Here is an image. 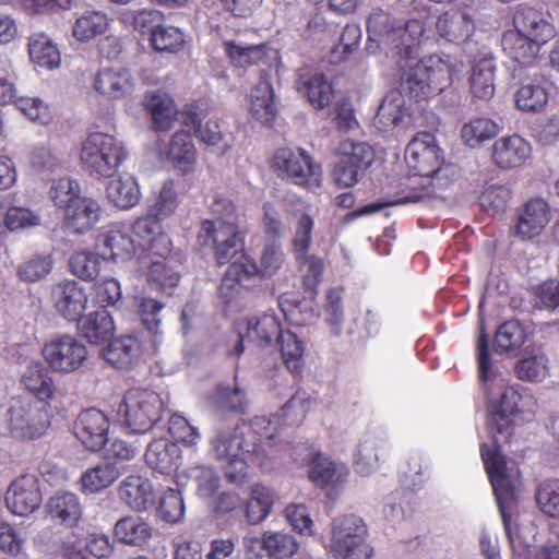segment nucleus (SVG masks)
Listing matches in <instances>:
<instances>
[{"instance_id":"16","label":"nucleus","mask_w":559,"mask_h":559,"mask_svg":"<svg viewBox=\"0 0 559 559\" xmlns=\"http://www.w3.org/2000/svg\"><path fill=\"white\" fill-rule=\"evenodd\" d=\"M426 31L430 35V38L423 40L420 46L429 43H444L461 46L472 40L476 31V24L468 12L459 9H450L436 17L433 28L426 26Z\"/></svg>"},{"instance_id":"61","label":"nucleus","mask_w":559,"mask_h":559,"mask_svg":"<svg viewBox=\"0 0 559 559\" xmlns=\"http://www.w3.org/2000/svg\"><path fill=\"white\" fill-rule=\"evenodd\" d=\"M526 341V333L519 321H507L496 332L495 346L499 353H507L521 347Z\"/></svg>"},{"instance_id":"52","label":"nucleus","mask_w":559,"mask_h":559,"mask_svg":"<svg viewBox=\"0 0 559 559\" xmlns=\"http://www.w3.org/2000/svg\"><path fill=\"white\" fill-rule=\"evenodd\" d=\"M121 474L122 469L112 463L96 465L82 474V488L88 493L99 492L111 486Z\"/></svg>"},{"instance_id":"17","label":"nucleus","mask_w":559,"mask_h":559,"mask_svg":"<svg viewBox=\"0 0 559 559\" xmlns=\"http://www.w3.org/2000/svg\"><path fill=\"white\" fill-rule=\"evenodd\" d=\"M247 559H286L298 550L294 536L284 532H264L259 538L247 535L243 538Z\"/></svg>"},{"instance_id":"62","label":"nucleus","mask_w":559,"mask_h":559,"mask_svg":"<svg viewBox=\"0 0 559 559\" xmlns=\"http://www.w3.org/2000/svg\"><path fill=\"white\" fill-rule=\"evenodd\" d=\"M102 255L84 250L75 252L70 259V267L74 275L83 281H93L100 272Z\"/></svg>"},{"instance_id":"48","label":"nucleus","mask_w":559,"mask_h":559,"mask_svg":"<svg viewBox=\"0 0 559 559\" xmlns=\"http://www.w3.org/2000/svg\"><path fill=\"white\" fill-rule=\"evenodd\" d=\"M152 526L139 515H128L115 524L114 535L122 544L142 546L152 536Z\"/></svg>"},{"instance_id":"43","label":"nucleus","mask_w":559,"mask_h":559,"mask_svg":"<svg viewBox=\"0 0 559 559\" xmlns=\"http://www.w3.org/2000/svg\"><path fill=\"white\" fill-rule=\"evenodd\" d=\"M32 63L44 70H55L61 64V52L57 44L45 33H35L28 38Z\"/></svg>"},{"instance_id":"23","label":"nucleus","mask_w":559,"mask_h":559,"mask_svg":"<svg viewBox=\"0 0 559 559\" xmlns=\"http://www.w3.org/2000/svg\"><path fill=\"white\" fill-rule=\"evenodd\" d=\"M388 452V440L379 432L362 435L353 454V465L357 474L370 476L376 473Z\"/></svg>"},{"instance_id":"44","label":"nucleus","mask_w":559,"mask_h":559,"mask_svg":"<svg viewBox=\"0 0 559 559\" xmlns=\"http://www.w3.org/2000/svg\"><path fill=\"white\" fill-rule=\"evenodd\" d=\"M142 344L131 335L112 340L103 350L104 359L117 367L127 368L136 361L142 354Z\"/></svg>"},{"instance_id":"31","label":"nucleus","mask_w":559,"mask_h":559,"mask_svg":"<svg viewBox=\"0 0 559 559\" xmlns=\"http://www.w3.org/2000/svg\"><path fill=\"white\" fill-rule=\"evenodd\" d=\"M139 247L147 252L150 258V266L147 271V282L154 289L167 292L174 288L179 282V272L175 270V259L169 253L159 255L154 250H150L144 241L139 239Z\"/></svg>"},{"instance_id":"36","label":"nucleus","mask_w":559,"mask_h":559,"mask_svg":"<svg viewBox=\"0 0 559 559\" xmlns=\"http://www.w3.org/2000/svg\"><path fill=\"white\" fill-rule=\"evenodd\" d=\"M496 62L492 55L479 53L472 63L468 79L469 90L474 97L490 99L495 94Z\"/></svg>"},{"instance_id":"2","label":"nucleus","mask_w":559,"mask_h":559,"mask_svg":"<svg viewBox=\"0 0 559 559\" xmlns=\"http://www.w3.org/2000/svg\"><path fill=\"white\" fill-rule=\"evenodd\" d=\"M273 425L274 421L266 416H257L250 424H242L230 431H219L211 439L210 452L215 460L224 463V474L229 483L243 485L249 477V466L264 464L266 450L257 444L255 437L253 440L249 438L257 436L260 442L265 440L272 445Z\"/></svg>"},{"instance_id":"14","label":"nucleus","mask_w":559,"mask_h":559,"mask_svg":"<svg viewBox=\"0 0 559 559\" xmlns=\"http://www.w3.org/2000/svg\"><path fill=\"white\" fill-rule=\"evenodd\" d=\"M202 246L214 248L218 264H226L243 253V239L235 222L203 221L198 234Z\"/></svg>"},{"instance_id":"9","label":"nucleus","mask_w":559,"mask_h":559,"mask_svg":"<svg viewBox=\"0 0 559 559\" xmlns=\"http://www.w3.org/2000/svg\"><path fill=\"white\" fill-rule=\"evenodd\" d=\"M165 403L162 396L146 389L128 390L118 407V416L133 433L148 431L162 417Z\"/></svg>"},{"instance_id":"39","label":"nucleus","mask_w":559,"mask_h":559,"mask_svg":"<svg viewBox=\"0 0 559 559\" xmlns=\"http://www.w3.org/2000/svg\"><path fill=\"white\" fill-rule=\"evenodd\" d=\"M106 197L110 204L121 210L135 206L141 199V189L131 174L112 177L106 186Z\"/></svg>"},{"instance_id":"47","label":"nucleus","mask_w":559,"mask_h":559,"mask_svg":"<svg viewBox=\"0 0 559 559\" xmlns=\"http://www.w3.org/2000/svg\"><path fill=\"white\" fill-rule=\"evenodd\" d=\"M284 366L294 376L301 374L305 368V342L289 330L282 331L277 337Z\"/></svg>"},{"instance_id":"33","label":"nucleus","mask_w":559,"mask_h":559,"mask_svg":"<svg viewBox=\"0 0 559 559\" xmlns=\"http://www.w3.org/2000/svg\"><path fill=\"white\" fill-rule=\"evenodd\" d=\"M549 82L543 75H535L523 81L514 94V103L523 112H539L548 104Z\"/></svg>"},{"instance_id":"35","label":"nucleus","mask_w":559,"mask_h":559,"mask_svg":"<svg viewBox=\"0 0 559 559\" xmlns=\"http://www.w3.org/2000/svg\"><path fill=\"white\" fill-rule=\"evenodd\" d=\"M159 153L183 175L191 173L197 163V148L190 133L186 131L176 132Z\"/></svg>"},{"instance_id":"3","label":"nucleus","mask_w":559,"mask_h":559,"mask_svg":"<svg viewBox=\"0 0 559 559\" xmlns=\"http://www.w3.org/2000/svg\"><path fill=\"white\" fill-rule=\"evenodd\" d=\"M405 162L409 173L406 186L411 192L403 198L360 207L354 213V216L376 213L384 206L418 202L431 193V187L436 176L441 171L443 163V156L435 135L429 132L417 133L406 146Z\"/></svg>"},{"instance_id":"29","label":"nucleus","mask_w":559,"mask_h":559,"mask_svg":"<svg viewBox=\"0 0 559 559\" xmlns=\"http://www.w3.org/2000/svg\"><path fill=\"white\" fill-rule=\"evenodd\" d=\"M348 476V467L329 455L318 453L310 463L309 478L317 487L336 491L347 483Z\"/></svg>"},{"instance_id":"37","label":"nucleus","mask_w":559,"mask_h":559,"mask_svg":"<svg viewBox=\"0 0 559 559\" xmlns=\"http://www.w3.org/2000/svg\"><path fill=\"white\" fill-rule=\"evenodd\" d=\"M145 462L153 471L168 475L179 467L181 451L176 443L168 439H155L147 445Z\"/></svg>"},{"instance_id":"49","label":"nucleus","mask_w":559,"mask_h":559,"mask_svg":"<svg viewBox=\"0 0 559 559\" xmlns=\"http://www.w3.org/2000/svg\"><path fill=\"white\" fill-rule=\"evenodd\" d=\"M80 333L91 343L100 344L114 333L112 318L106 310L91 312L76 322Z\"/></svg>"},{"instance_id":"46","label":"nucleus","mask_w":559,"mask_h":559,"mask_svg":"<svg viewBox=\"0 0 559 559\" xmlns=\"http://www.w3.org/2000/svg\"><path fill=\"white\" fill-rule=\"evenodd\" d=\"M407 115L405 98L397 90H392L384 96L374 117V126L386 131L399 126Z\"/></svg>"},{"instance_id":"41","label":"nucleus","mask_w":559,"mask_h":559,"mask_svg":"<svg viewBox=\"0 0 559 559\" xmlns=\"http://www.w3.org/2000/svg\"><path fill=\"white\" fill-rule=\"evenodd\" d=\"M249 111L262 124H270L276 116V105L272 85L264 75L249 94Z\"/></svg>"},{"instance_id":"50","label":"nucleus","mask_w":559,"mask_h":559,"mask_svg":"<svg viewBox=\"0 0 559 559\" xmlns=\"http://www.w3.org/2000/svg\"><path fill=\"white\" fill-rule=\"evenodd\" d=\"M146 109L157 130H169L177 119L178 110L174 99L166 93H151L146 96Z\"/></svg>"},{"instance_id":"10","label":"nucleus","mask_w":559,"mask_h":559,"mask_svg":"<svg viewBox=\"0 0 559 559\" xmlns=\"http://www.w3.org/2000/svg\"><path fill=\"white\" fill-rule=\"evenodd\" d=\"M330 548L338 559H371L367 525L355 514L335 518L331 523Z\"/></svg>"},{"instance_id":"28","label":"nucleus","mask_w":559,"mask_h":559,"mask_svg":"<svg viewBox=\"0 0 559 559\" xmlns=\"http://www.w3.org/2000/svg\"><path fill=\"white\" fill-rule=\"evenodd\" d=\"M102 213V205L96 199L81 195L62 213L63 224L71 233L82 235L96 226Z\"/></svg>"},{"instance_id":"58","label":"nucleus","mask_w":559,"mask_h":559,"mask_svg":"<svg viewBox=\"0 0 559 559\" xmlns=\"http://www.w3.org/2000/svg\"><path fill=\"white\" fill-rule=\"evenodd\" d=\"M119 21L126 26L140 33L156 29L164 22V14L156 9H143L139 11L124 10L119 15Z\"/></svg>"},{"instance_id":"25","label":"nucleus","mask_w":559,"mask_h":559,"mask_svg":"<svg viewBox=\"0 0 559 559\" xmlns=\"http://www.w3.org/2000/svg\"><path fill=\"white\" fill-rule=\"evenodd\" d=\"M495 166L509 170L523 166L532 156L531 143L519 134L503 135L490 147Z\"/></svg>"},{"instance_id":"60","label":"nucleus","mask_w":559,"mask_h":559,"mask_svg":"<svg viewBox=\"0 0 559 559\" xmlns=\"http://www.w3.org/2000/svg\"><path fill=\"white\" fill-rule=\"evenodd\" d=\"M53 267L49 254H34L17 266V277L25 283H36L47 277Z\"/></svg>"},{"instance_id":"32","label":"nucleus","mask_w":559,"mask_h":559,"mask_svg":"<svg viewBox=\"0 0 559 559\" xmlns=\"http://www.w3.org/2000/svg\"><path fill=\"white\" fill-rule=\"evenodd\" d=\"M21 385L37 400L47 404L55 395V382L47 368L39 360H29L20 373Z\"/></svg>"},{"instance_id":"30","label":"nucleus","mask_w":559,"mask_h":559,"mask_svg":"<svg viewBox=\"0 0 559 559\" xmlns=\"http://www.w3.org/2000/svg\"><path fill=\"white\" fill-rule=\"evenodd\" d=\"M50 520L68 528L75 527L83 515V506L79 496L71 491L55 492L45 506Z\"/></svg>"},{"instance_id":"56","label":"nucleus","mask_w":559,"mask_h":559,"mask_svg":"<svg viewBox=\"0 0 559 559\" xmlns=\"http://www.w3.org/2000/svg\"><path fill=\"white\" fill-rule=\"evenodd\" d=\"M299 90L307 96L309 103L316 108H324L331 104L333 88L322 73H313L301 80Z\"/></svg>"},{"instance_id":"12","label":"nucleus","mask_w":559,"mask_h":559,"mask_svg":"<svg viewBox=\"0 0 559 559\" xmlns=\"http://www.w3.org/2000/svg\"><path fill=\"white\" fill-rule=\"evenodd\" d=\"M5 423L13 438L25 441L38 439L50 424L47 404L24 397L12 399L5 412Z\"/></svg>"},{"instance_id":"7","label":"nucleus","mask_w":559,"mask_h":559,"mask_svg":"<svg viewBox=\"0 0 559 559\" xmlns=\"http://www.w3.org/2000/svg\"><path fill=\"white\" fill-rule=\"evenodd\" d=\"M179 204L177 183L174 180H166L157 192L148 215L139 218L133 224V235L144 241L150 250L165 255L171 250V242L169 237L163 233L160 222L171 217Z\"/></svg>"},{"instance_id":"59","label":"nucleus","mask_w":559,"mask_h":559,"mask_svg":"<svg viewBox=\"0 0 559 559\" xmlns=\"http://www.w3.org/2000/svg\"><path fill=\"white\" fill-rule=\"evenodd\" d=\"M48 195L55 206L63 213L69 204L74 203V201L82 195L81 187L80 183L71 177H60L51 181Z\"/></svg>"},{"instance_id":"64","label":"nucleus","mask_w":559,"mask_h":559,"mask_svg":"<svg viewBox=\"0 0 559 559\" xmlns=\"http://www.w3.org/2000/svg\"><path fill=\"white\" fill-rule=\"evenodd\" d=\"M535 499L544 514L559 520V479L544 480L536 490Z\"/></svg>"},{"instance_id":"20","label":"nucleus","mask_w":559,"mask_h":559,"mask_svg":"<svg viewBox=\"0 0 559 559\" xmlns=\"http://www.w3.org/2000/svg\"><path fill=\"white\" fill-rule=\"evenodd\" d=\"M49 300L55 312L68 322H78L86 310L88 296L73 280H62L50 288Z\"/></svg>"},{"instance_id":"42","label":"nucleus","mask_w":559,"mask_h":559,"mask_svg":"<svg viewBox=\"0 0 559 559\" xmlns=\"http://www.w3.org/2000/svg\"><path fill=\"white\" fill-rule=\"evenodd\" d=\"M423 61L431 83V95L442 92L452 83L453 76L461 72L460 66L448 55H431Z\"/></svg>"},{"instance_id":"8","label":"nucleus","mask_w":559,"mask_h":559,"mask_svg":"<svg viewBox=\"0 0 559 559\" xmlns=\"http://www.w3.org/2000/svg\"><path fill=\"white\" fill-rule=\"evenodd\" d=\"M128 152L124 144L115 135L94 131L82 143L80 158L83 166L92 176L111 178L122 163Z\"/></svg>"},{"instance_id":"19","label":"nucleus","mask_w":559,"mask_h":559,"mask_svg":"<svg viewBox=\"0 0 559 559\" xmlns=\"http://www.w3.org/2000/svg\"><path fill=\"white\" fill-rule=\"evenodd\" d=\"M313 219L308 214H301L296 226L293 240L294 251L297 260L300 262L304 272V283L311 292L321 281L324 270L323 260L316 255H306L310 243Z\"/></svg>"},{"instance_id":"22","label":"nucleus","mask_w":559,"mask_h":559,"mask_svg":"<svg viewBox=\"0 0 559 559\" xmlns=\"http://www.w3.org/2000/svg\"><path fill=\"white\" fill-rule=\"evenodd\" d=\"M138 248H140L139 242L131 237L130 233L118 226L103 229L95 240V249L104 261L126 262L134 255Z\"/></svg>"},{"instance_id":"24","label":"nucleus","mask_w":559,"mask_h":559,"mask_svg":"<svg viewBox=\"0 0 559 559\" xmlns=\"http://www.w3.org/2000/svg\"><path fill=\"white\" fill-rule=\"evenodd\" d=\"M414 47L411 55H406L404 47L400 53H394L391 57L395 59V63L402 72V81L405 88L409 91L412 97L417 100L427 98L431 95L429 76L423 60H417L416 50Z\"/></svg>"},{"instance_id":"6","label":"nucleus","mask_w":559,"mask_h":559,"mask_svg":"<svg viewBox=\"0 0 559 559\" xmlns=\"http://www.w3.org/2000/svg\"><path fill=\"white\" fill-rule=\"evenodd\" d=\"M368 49L373 52L371 44L377 48L392 56L395 52L401 55L404 47L406 55H411L414 47H419L423 40L430 38L423 21L413 19L403 27H395L390 15L381 9H373L367 20Z\"/></svg>"},{"instance_id":"15","label":"nucleus","mask_w":559,"mask_h":559,"mask_svg":"<svg viewBox=\"0 0 559 559\" xmlns=\"http://www.w3.org/2000/svg\"><path fill=\"white\" fill-rule=\"evenodd\" d=\"M43 357L49 368L60 374L79 371L88 358L85 344L71 334H62L45 343Z\"/></svg>"},{"instance_id":"63","label":"nucleus","mask_w":559,"mask_h":559,"mask_svg":"<svg viewBox=\"0 0 559 559\" xmlns=\"http://www.w3.org/2000/svg\"><path fill=\"white\" fill-rule=\"evenodd\" d=\"M338 154L345 162L355 165L358 169L368 167L374 157V152L370 145L349 139L340 143Z\"/></svg>"},{"instance_id":"34","label":"nucleus","mask_w":559,"mask_h":559,"mask_svg":"<svg viewBox=\"0 0 559 559\" xmlns=\"http://www.w3.org/2000/svg\"><path fill=\"white\" fill-rule=\"evenodd\" d=\"M94 88L108 98L120 99L132 94L134 81L127 69L105 68L97 72Z\"/></svg>"},{"instance_id":"27","label":"nucleus","mask_w":559,"mask_h":559,"mask_svg":"<svg viewBox=\"0 0 559 559\" xmlns=\"http://www.w3.org/2000/svg\"><path fill=\"white\" fill-rule=\"evenodd\" d=\"M550 206L542 198H535L525 203L519 211L513 234L526 240L539 236L549 224Z\"/></svg>"},{"instance_id":"21","label":"nucleus","mask_w":559,"mask_h":559,"mask_svg":"<svg viewBox=\"0 0 559 559\" xmlns=\"http://www.w3.org/2000/svg\"><path fill=\"white\" fill-rule=\"evenodd\" d=\"M43 496L35 475H22L14 479L5 492L9 511L17 516H27L41 504Z\"/></svg>"},{"instance_id":"5","label":"nucleus","mask_w":559,"mask_h":559,"mask_svg":"<svg viewBox=\"0 0 559 559\" xmlns=\"http://www.w3.org/2000/svg\"><path fill=\"white\" fill-rule=\"evenodd\" d=\"M285 255L274 242L263 248L260 266L247 254L234 261L227 269L221 286L219 296L226 305L238 304L249 290L263 277L275 274L284 264Z\"/></svg>"},{"instance_id":"55","label":"nucleus","mask_w":559,"mask_h":559,"mask_svg":"<svg viewBox=\"0 0 559 559\" xmlns=\"http://www.w3.org/2000/svg\"><path fill=\"white\" fill-rule=\"evenodd\" d=\"M108 26L109 20L105 13L87 11L75 20L72 34L79 41H88L104 34Z\"/></svg>"},{"instance_id":"53","label":"nucleus","mask_w":559,"mask_h":559,"mask_svg":"<svg viewBox=\"0 0 559 559\" xmlns=\"http://www.w3.org/2000/svg\"><path fill=\"white\" fill-rule=\"evenodd\" d=\"M500 130L489 118H474L462 126L461 138L467 146L475 148L496 136Z\"/></svg>"},{"instance_id":"45","label":"nucleus","mask_w":559,"mask_h":559,"mask_svg":"<svg viewBox=\"0 0 559 559\" xmlns=\"http://www.w3.org/2000/svg\"><path fill=\"white\" fill-rule=\"evenodd\" d=\"M514 371L522 381L540 383L550 376V361L542 350H526L516 361Z\"/></svg>"},{"instance_id":"4","label":"nucleus","mask_w":559,"mask_h":559,"mask_svg":"<svg viewBox=\"0 0 559 559\" xmlns=\"http://www.w3.org/2000/svg\"><path fill=\"white\" fill-rule=\"evenodd\" d=\"M557 29L548 13L534 8H519L513 16V28L502 35L503 51L522 64H530L540 49L552 40Z\"/></svg>"},{"instance_id":"40","label":"nucleus","mask_w":559,"mask_h":559,"mask_svg":"<svg viewBox=\"0 0 559 559\" xmlns=\"http://www.w3.org/2000/svg\"><path fill=\"white\" fill-rule=\"evenodd\" d=\"M311 406L310 395L306 391H297L289 401L281 409V414H276L269 419L274 421L271 432L274 433L272 445L276 444V435L283 427H293L304 421Z\"/></svg>"},{"instance_id":"11","label":"nucleus","mask_w":559,"mask_h":559,"mask_svg":"<svg viewBox=\"0 0 559 559\" xmlns=\"http://www.w3.org/2000/svg\"><path fill=\"white\" fill-rule=\"evenodd\" d=\"M483 461L496 496L502 521L510 535L507 509L511 508L520 490V469L512 461H504L497 451L483 449ZM512 539V536H509Z\"/></svg>"},{"instance_id":"18","label":"nucleus","mask_w":559,"mask_h":559,"mask_svg":"<svg viewBox=\"0 0 559 559\" xmlns=\"http://www.w3.org/2000/svg\"><path fill=\"white\" fill-rule=\"evenodd\" d=\"M238 343L231 354L239 356L243 353V342H253L259 345H269L275 336L278 337L281 329L280 317L274 311L253 314L239 321L236 325Z\"/></svg>"},{"instance_id":"26","label":"nucleus","mask_w":559,"mask_h":559,"mask_svg":"<svg viewBox=\"0 0 559 559\" xmlns=\"http://www.w3.org/2000/svg\"><path fill=\"white\" fill-rule=\"evenodd\" d=\"M73 430L76 439L85 449L98 451L108 441L109 420L102 411L88 408L79 415Z\"/></svg>"},{"instance_id":"57","label":"nucleus","mask_w":559,"mask_h":559,"mask_svg":"<svg viewBox=\"0 0 559 559\" xmlns=\"http://www.w3.org/2000/svg\"><path fill=\"white\" fill-rule=\"evenodd\" d=\"M150 43L157 52L177 53L182 50L186 36L180 28L162 23L153 31Z\"/></svg>"},{"instance_id":"51","label":"nucleus","mask_w":559,"mask_h":559,"mask_svg":"<svg viewBox=\"0 0 559 559\" xmlns=\"http://www.w3.org/2000/svg\"><path fill=\"white\" fill-rule=\"evenodd\" d=\"M276 500L275 491L263 485L255 484L250 489V498L246 503V516L249 523L259 524L271 513Z\"/></svg>"},{"instance_id":"1","label":"nucleus","mask_w":559,"mask_h":559,"mask_svg":"<svg viewBox=\"0 0 559 559\" xmlns=\"http://www.w3.org/2000/svg\"><path fill=\"white\" fill-rule=\"evenodd\" d=\"M478 376L481 390L490 403L488 429L495 444H483V449L500 453V445L510 440L518 415H533L536 411V399L530 389L518 383L509 384L508 379L492 362L488 353V336L481 331L477 342Z\"/></svg>"},{"instance_id":"38","label":"nucleus","mask_w":559,"mask_h":559,"mask_svg":"<svg viewBox=\"0 0 559 559\" xmlns=\"http://www.w3.org/2000/svg\"><path fill=\"white\" fill-rule=\"evenodd\" d=\"M118 496L136 512L146 511L154 503L151 481L140 475H129L119 485Z\"/></svg>"},{"instance_id":"54","label":"nucleus","mask_w":559,"mask_h":559,"mask_svg":"<svg viewBox=\"0 0 559 559\" xmlns=\"http://www.w3.org/2000/svg\"><path fill=\"white\" fill-rule=\"evenodd\" d=\"M185 124L191 126L199 140L207 146H218L223 141L219 123L212 118L201 117L194 106L189 108Z\"/></svg>"},{"instance_id":"13","label":"nucleus","mask_w":559,"mask_h":559,"mask_svg":"<svg viewBox=\"0 0 559 559\" xmlns=\"http://www.w3.org/2000/svg\"><path fill=\"white\" fill-rule=\"evenodd\" d=\"M273 168L282 179L297 186L316 189L321 183V167L304 150H277L273 156Z\"/></svg>"}]
</instances>
